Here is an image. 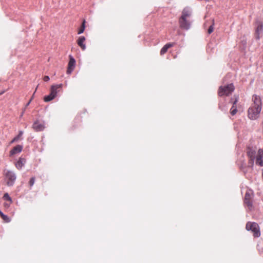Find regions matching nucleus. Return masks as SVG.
Listing matches in <instances>:
<instances>
[{"label": "nucleus", "instance_id": "1", "mask_svg": "<svg viewBox=\"0 0 263 263\" xmlns=\"http://www.w3.org/2000/svg\"><path fill=\"white\" fill-rule=\"evenodd\" d=\"M253 103L248 110L250 119H256L261 110V101L259 96L254 95L252 97Z\"/></svg>", "mask_w": 263, "mask_h": 263}, {"label": "nucleus", "instance_id": "2", "mask_svg": "<svg viewBox=\"0 0 263 263\" xmlns=\"http://www.w3.org/2000/svg\"><path fill=\"white\" fill-rule=\"evenodd\" d=\"M191 15V11L185 8L182 11L181 16L179 18V24L180 28L188 30L190 28L191 21L190 17Z\"/></svg>", "mask_w": 263, "mask_h": 263}, {"label": "nucleus", "instance_id": "3", "mask_svg": "<svg viewBox=\"0 0 263 263\" xmlns=\"http://www.w3.org/2000/svg\"><path fill=\"white\" fill-rule=\"evenodd\" d=\"M235 90V87L231 83L224 86H220L218 90V95L219 97L228 96Z\"/></svg>", "mask_w": 263, "mask_h": 263}, {"label": "nucleus", "instance_id": "4", "mask_svg": "<svg viewBox=\"0 0 263 263\" xmlns=\"http://www.w3.org/2000/svg\"><path fill=\"white\" fill-rule=\"evenodd\" d=\"M4 175L7 185L8 186H13L16 179L15 174L12 171L5 170L4 171Z\"/></svg>", "mask_w": 263, "mask_h": 263}, {"label": "nucleus", "instance_id": "5", "mask_svg": "<svg viewBox=\"0 0 263 263\" xmlns=\"http://www.w3.org/2000/svg\"><path fill=\"white\" fill-rule=\"evenodd\" d=\"M246 229L247 231H251L254 237H258L260 236L259 227L255 222H248L246 226Z\"/></svg>", "mask_w": 263, "mask_h": 263}, {"label": "nucleus", "instance_id": "6", "mask_svg": "<svg viewBox=\"0 0 263 263\" xmlns=\"http://www.w3.org/2000/svg\"><path fill=\"white\" fill-rule=\"evenodd\" d=\"M62 87V84L51 86L50 94L44 97V101L45 102H49L53 100L57 96L58 92L57 89L61 88Z\"/></svg>", "mask_w": 263, "mask_h": 263}, {"label": "nucleus", "instance_id": "7", "mask_svg": "<svg viewBox=\"0 0 263 263\" xmlns=\"http://www.w3.org/2000/svg\"><path fill=\"white\" fill-rule=\"evenodd\" d=\"M247 153V156L249 158L248 161V166L252 168L254 165L255 152L251 148H248Z\"/></svg>", "mask_w": 263, "mask_h": 263}, {"label": "nucleus", "instance_id": "8", "mask_svg": "<svg viewBox=\"0 0 263 263\" xmlns=\"http://www.w3.org/2000/svg\"><path fill=\"white\" fill-rule=\"evenodd\" d=\"M69 61L68 64V67L67 69V73L68 74H70L71 72L73 70L75 66H76V61L71 56L69 55Z\"/></svg>", "mask_w": 263, "mask_h": 263}, {"label": "nucleus", "instance_id": "9", "mask_svg": "<svg viewBox=\"0 0 263 263\" xmlns=\"http://www.w3.org/2000/svg\"><path fill=\"white\" fill-rule=\"evenodd\" d=\"M23 148V146L21 145H17L14 146L9 152V156L13 157L14 155L20 153Z\"/></svg>", "mask_w": 263, "mask_h": 263}, {"label": "nucleus", "instance_id": "10", "mask_svg": "<svg viewBox=\"0 0 263 263\" xmlns=\"http://www.w3.org/2000/svg\"><path fill=\"white\" fill-rule=\"evenodd\" d=\"M244 203L249 209H250L252 207V195L249 193H246Z\"/></svg>", "mask_w": 263, "mask_h": 263}, {"label": "nucleus", "instance_id": "11", "mask_svg": "<svg viewBox=\"0 0 263 263\" xmlns=\"http://www.w3.org/2000/svg\"><path fill=\"white\" fill-rule=\"evenodd\" d=\"M263 31V24L259 22L258 23L257 26L255 30V36L257 40L260 39V35Z\"/></svg>", "mask_w": 263, "mask_h": 263}, {"label": "nucleus", "instance_id": "12", "mask_svg": "<svg viewBox=\"0 0 263 263\" xmlns=\"http://www.w3.org/2000/svg\"><path fill=\"white\" fill-rule=\"evenodd\" d=\"M263 150L259 149L258 151L257 155L256 156V163L261 166H263Z\"/></svg>", "mask_w": 263, "mask_h": 263}, {"label": "nucleus", "instance_id": "13", "mask_svg": "<svg viewBox=\"0 0 263 263\" xmlns=\"http://www.w3.org/2000/svg\"><path fill=\"white\" fill-rule=\"evenodd\" d=\"M32 128L36 132H41L44 129L45 126L43 123L37 121L33 124Z\"/></svg>", "mask_w": 263, "mask_h": 263}, {"label": "nucleus", "instance_id": "14", "mask_svg": "<svg viewBox=\"0 0 263 263\" xmlns=\"http://www.w3.org/2000/svg\"><path fill=\"white\" fill-rule=\"evenodd\" d=\"M26 162V160L25 158L20 157L17 161L15 163L14 165L17 170H20L24 166Z\"/></svg>", "mask_w": 263, "mask_h": 263}, {"label": "nucleus", "instance_id": "15", "mask_svg": "<svg viewBox=\"0 0 263 263\" xmlns=\"http://www.w3.org/2000/svg\"><path fill=\"white\" fill-rule=\"evenodd\" d=\"M235 97V100L232 102L233 105L230 109V114L232 116H234L236 115V114L237 112V109L236 107V103H237L238 101V96H234Z\"/></svg>", "mask_w": 263, "mask_h": 263}, {"label": "nucleus", "instance_id": "16", "mask_svg": "<svg viewBox=\"0 0 263 263\" xmlns=\"http://www.w3.org/2000/svg\"><path fill=\"white\" fill-rule=\"evenodd\" d=\"M85 40V37L83 36H81L79 37L77 41L78 45L83 50H84L86 49V45L84 43Z\"/></svg>", "mask_w": 263, "mask_h": 263}, {"label": "nucleus", "instance_id": "17", "mask_svg": "<svg viewBox=\"0 0 263 263\" xmlns=\"http://www.w3.org/2000/svg\"><path fill=\"white\" fill-rule=\"evenodd\" d=\"M175 45L174 43H169L165 45L160 50V54L161 55L164 54L168 50V49Z\"/></svg>", "mask_w": 263, "mask_h": 263}, {"label": "nucleus", "instance_id": "18", "mask_svg": "<svg viewBox=\"0 0 263 263\" xmlns=\"http://www.w3.org/2000/svg\"><path fill=\"white\" fill-rule=\"evenodd\" d=\"M0 217L3 220L4 222L8 223L11 221V219L7 215H5L1 210H0Z\"/></svg>", "mask_w": 263, "mask_h": 263}, {"label": "nucleus", "instance_id": "19", "mask_svg": "<svg viewBox=\"0 0 263 263\" xmlns=\"http://www.w3.org/2000/svg\"><path fill=\"white\" fill-rule=\"evenodd\" d=\"M85 22H86L85 20H83L82 25L78 30V34H80L82 33L84 31V30L85 28Z\"/></svg>", "mask_w": 263, "mask_h": 263}, {"label": "nucleus", "instance_id": "20", "mask_svg": "<svg viewBox=\"0 0 263 263\" xmlns=\"http://www.w3.org/2000/svg\"><path fill=\"white\" fill-rule=\"evenodd\" d=\"M3 199L8 202H10V203H12V200L11 198L9 196L8 193H6L4 195Z\"/></svg>", "mask_w": 263, "mask_h": 263}, {"label": "nucleus", "instance_id": "21", "mask_svg": "<svg viewBox=\"0 0 263 263\" xmlns=\"http://www.w3.org/2000/svg\"><path fill=\"white\" fill-rule=\"evenodd\" d=\"M214 20H212V25L210 26V27L209 28L208 30V32L209 34H211L214 30Z\"/></svg>", "mask_w": 263, "mask_h": 263}, {"label": "nucleus", "instance_id": "22", "mask_svg": "<svg viewBox=\"0 0 263 263\" xmlns=\"http://www.w3.org/2000/svg\"><path fill=\"white\" fill-rule=\"evenodd\" d=\"M23 133H23V132L22 130H20L19 132V133H18V135L14 137L15 138H16V140L17 141L18 140H22V136L23 135Z\"/></svg>", "mask_w": 263, "mask_h": 263}, {"label": "nucleus", "instance_id": "23", "mask_svg": "<svg viewBox=\"0 0 263 263\" xmlns=\"http://www.w3.org/2000/svg\"><path fill=\"white\" fill-rule=\"evenodd\" d=\"M34 181H35V178L34 177H32L30 179V181L29 182V184L30 186H32L34 184Z\"/></svg>", "mask_w": 263, "mask_h": 263}, {"label": "nucleus", "instance_id": "24", "mask_svg": "<svg viewBox=\"0 0 263 263\" xmlns=\"http://www.w3.org/2000/svg\"><path fill=\"white\" fill-rule=\"evenodd\" d=\"M12 203H10V202H5L4 203V206L5 208H9L10 205Z\"/></svg>", "mask_w": 263, "mask_h": 263}, {"label": "nucleus", "instance_id": "25", "mask_svg": "<svg viewBox=\"0 0 263 263\" xmlns=\"http://www.w3.org/2000/svg\"><path fill=\"white\" fill-rule=\"evenodd\" d=\"M43 80L45 82L48 81L49 80V77L47 76H46L44 77Z\"/></svg>", "mask_w": 263, "mask_h": 263}, {"label": "nucleus", "instance_id": "26", "mask_svg": "<svg viewBox=\"0 0 263 263\" xmlns=\"http://www.w3.org/2000/svg\"><path fill=\"white\" fill-rule=\"evenodd\" d=\"M17 141L16 140V138H14L10 142V144L13 143L15 142H17Z\"/></svg>", "mask_w": 263, "mask_h": 263}, {"label": "nucleus", "instance_id": "27", "mask_svg": "<svg viewBox=\"0 0 263 263\" xmlns=\"http://www.w3.org/2000/svg\"><path fill=\"white\" fill-rule=\"evenodd\" d=\"M4 92V91H3L2 92L0 93V95L3 94Z\"/></svg>", "mask_w": 263, "mask_h": 263}, {"label": "nucleus", "instance_id": "28", "mask_svg": "<svg viewBox=\"0 0 263 263\" xmlns=\"http://www.w3.org/2000/svg\"><path fill=\"white\" fill-rule=\"evenodd\" d=\"M30 101L31 100H30V101L28 103L27 105L29 104V103H30Z\"/></svg>", "mask_w": 263, "mask_h": 263}, {"label": "nucleus", "instance_id": "29", "mask_svg": "<svg viewBox=\"0 0 263 263\" xmlns=\"http://www.w3.org/2000/svg\"><path fill=\"white\" fill-rule=\"evenodd\" d=\"M30 101L31 100H30V101L28 103L27 105L29 104V103H30Z\"/></svg>", "mask_w": 263, "mask_h": 263}]
</instances>
